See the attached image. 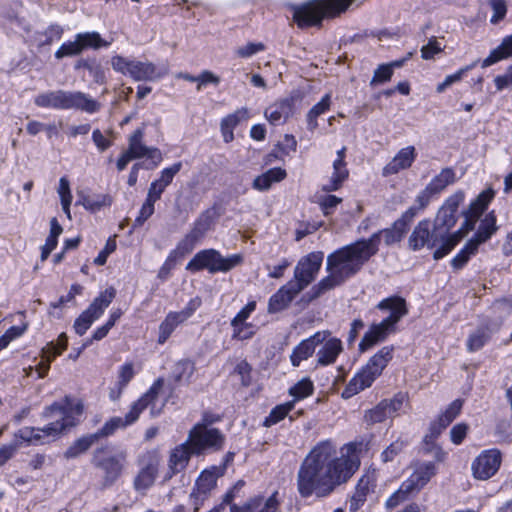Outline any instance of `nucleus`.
Instances as JSON below:
<instances>
[{
    "instance_id": "f257e3e1",
    "label": "nucleus",
    "mask_w": 512,
    "mask_h": 512,
    "mask_svg": "<svg viewBox=\"0 0 512 512\" xmlns=\"http://www.w3.org/2000/svg\"><path fill=\"white\" fill-rule=\"evenodd\" d=\"M360 444L350 442L339 452L336 445L325 440L306 456L297 473V490L301 497L329 496L346 483L360 467Z\"/></svg>"
},
{
    "instance_id": "f03ea898",
    "label": "nucleus",
    "mask_w": 512,
    "mask_h": 512,
    "mask_svg": "<svg viewBox=\"0 0 512 512\" xmlns=\"http://www.w3.org/2000/svg\"><path fill=\"white\" fill-rule=\"evenodd\" d=\"M378 251V234L344 246L327 257V276L321 279L312 290L315 296L331 290L356 274L361 267Z\"/></svg>"
},
{
    "instance_id": "7ed1b4c3",
    "label": "nucleus",
    "mask_w": 512,
    "mask_h": 512,
    "mask_svg": "<svg viewBox=\"0 0 512 512\" xmlns=\"http://www.w3.org/2000/svg\"><path fill=\"white\" fill-rule=\"evenodd\" d=\"M83 412V405L69 396L47 407L43 416L52 420L43 428L23 427L16 437L27 445H43L57 439L62 432L76 424V417Z\"/></svg>"
},
{
    "instance_id": "20e7f679",
    "label": "nucleus",
    "mask_w": 512,
    "mask_h": 512,
    "mask_svg": "<svg viewBox=\"0 0 512 512\" xmlns=\"http://www.w3.org/2000/svg\"><path fill=\"white\" fill-rule=\"evenodd\" d=\"M376 307L380 311L389 312V315L381 322L370 326L359 343L361 352L384 341L391 333L395 332L397 323L408 314L406 300L397 295L382 299Z\"/></svg>"
},
{
    "instance_id": "39448f33",
    "label": "nucleus",
    "mask_w": 512,
    "mask_h": 512,
    "mask_svg": "<svg viewBox=\"0 0 512 512\" xmlns=\"http://www.w3.org/2000/svg\"><path fill=\"white\" fill-rule=\"evenodd\" d=\"M460 241V232L454 231L448 239H445L434 227L431 229L429 219H424L414 227L408 239V245L413 251H419L425 247L434 249L433 258L439 260L448 255Z\"/></svg>"
},
{
    "instance_id": "423d86ee",
    "label": "nucleus",
    "mask_w": 512,
    "mask_h": 512,
    "mask_svg": "<svg viewBox=\"0 0 512 512\" xmlns=\"http://www.w3.org/2000/svg\"><path fill=\"white\" fill-rule=\"evenodd\" d=\"M36 106L55 110H80L93 114L101 105L88 94L81 91L54 90L38 94L34 98Z\"/></svg>"
},
{
    "instance_id": "0eeeda50",
    "label": "nucleus",
    "mask_w": 512,
    "mask_h": 512,
    "mask_svg": "<svg viewBox=\"0 0 512 512\" xmlns=\"http://www.w3.org/2000/svg\"><path fill=\"white\" fill-rule=\"evenodd\" d=\"M393 346H384L377 351L348 382L342 392L344 398H350L369 388L382 374L393 358Z\"/></svg>"
},
{
    "instance_id": "6e6552de",
    "label": "nucleus",
    "mask_w": 512,
    "mask_h": 512,
    "mask_svg": "<svg viewBox=\"0 0 512 512\" xmlns=\"http://www.w3.org/2000/svg\"><path fill=\"white\" fill-rule=\"evenodd\" d=\"M353 0H312L294 7L293 19L298 27L320 24L324 17H334L344 12Z\"/></svg>"
},
{
    "instance_id": "1a4fd4ad",
    "label": "nucleus",
    "mask_w": 512,
    "mask_h": 512,
    "mask_svg": "<svg viewBox=\"0 0 512 512\" xmlns=\"http://www.w3.org/2000/svg\"><path fill=\"white\" fill-rule=\"evenodd\" d=\"M243 262L241 254L224 257L218 250L204 249L197 252L187 263L186 270L192 273L207 270L211 274L226 273Z\"/></svg>"
},
{
    "instance_id": "9d476101",
    "label": "nucleus",
    "mask_w": 512,
    "mask_h": 512,
    "mask_svg": "<svg viewBox=\"0 0 512 512\" xmlns=\"http://www.w3.org/2000/svg\"><path fill=\"white\" fill-rule=\"evenodd\" d=\"M111 66L114 71L137 82L157 81L167 74V69L159 68L150 61H140L121 55H115L111 58Z\"/></svg>"
},
{
    "instance_id": "9b49d317",
    "label": "nucleus",
    "mask_w": 512,
    "mask_h": 512,
    "mask_svg": "<svg viewBox=\"0 0 512 512\" xmlns=\"http://www.w3.org/2000/svg\"><path fill=\"white\" fill-rule=\"evenodd\" d=\"M436 465L434 462L418 463L413 473L400 485L387 500L386 507L395 508L405 501L408 496L422 489L430 479L436 474Z\"/></svg>"
},
{
    "instance_id": "f8f14e48",
    "label": "nucleus",
    "mask_w": 512,
    "mask_h": 512,
    "mask_svg": "<svg viewBox=\"0 0 512 512\" xmlns=\"http://www.w3.org/2000/svg\"><path fill=\"white\" fill-rule=\"evenodd\" d=\"M162 386L163 379L158 378L149 390L132 404L125 417H112L106 421L100 431L96 433L98 434V438L100 436L112 435L117 429L125 428L133 424L139 418L142 411L157 397Z\"/></svg>"
},
{
    "instance_id": "ddd939ff",
    "label": "nucleus",
    "mask_w": 512,
    "mask_h": 512,
    "mask_svg": "<svg viewBox=\"0 0 512 512\" xmlns=\"http://www.w3.org/2000/svg\"><path fill=\"white\" fill-rule=\"evenodd\" d=\"M225 435L217 428L195 424L189 431L188 442L192 446L194 455H201L206 451L216 452L225 444Z\"/></svg>"
},
{
    "instance_id": "4468645a",
    "label": "nucleus",
    "mask_w": 512,
    "mask_h": 512,
    "mask_svg": "<svg viewBox=\"0 0 512 512\" xmlns=\"http://www.w3.org/2000/svg\"><path fill=\"white\" fill-rule=\"evenodd\" d=\"M225 474V466H210L204 469L195 481L194 487L189 495L190 505L193 512H198L204 502L210 497L211 492L217 485L218 478Z\"/></svg>"
},
{
    "instance_id": "2eb2a0df",
    "label": "nucleus",
    "mask_w": 512,
    "mask_h": 512,
    "mask_svg": "<svg viewBox=\"0 0 512 512\" xmlns=\"http://www.w3.org/2000/svg\"><path fill=\"white\" fill-rule=\"evenodd\" d=\"M116 296V290L109 287L100 292L91 304L76 318L73 328L79 336L84 335L92 324L98 320L106 308L111 304Z\"/></svg>"
},
{
    "instance_id": "dca6fc26",
    "label": "nucleus",
    "mask_w": 512,
    "mask_h": 512,
    "mask_svg": "<svg viewBox=\"0 0 512 512\" xmlns=\"http://www.w3.org/2000/svg\"><path fill=\"white\" fill-rule=\"evenodd\" d=\"M127 455L124 451L112 454L108 447H102L94 452L92 462L103 473L104 486H111L122 474L126 465Z\"/></svg>"
},
{
    "instance_id": "f3484780",
    "label": "nucleus",
    "mask_w": 512,
    "mask_h": 512,
    "mask_svg": "<svg viewBox=\"0 0 512 512\" xmlns=\"http://www.w3.org/2000/svg\"><path fill=\"white\" fill-rule=\"evenodd\" d=\"M465 199V193L458 190L445 199L441 207L438 209L434 219L433 227L445 239H448L452 233L450 230L458 221V208Z\"/></svg>"
},
{
    "instance_id": "a211bd4d",
    "label": "nucleus",
    "mask_w": 512,
    "mask_h": 512,
    "mask_svg": "<svg viewBox=\"0 0 512 512\" xmlns=\"http://www.w3.org/2000/svg\"><path fill=\"white\" fill-rule=\"evenodd\" d=\"M323 259L324 254L320 251L311 252L302 257L298 261L294 269V277L290 281L303 291L317 277Z\"/></svg>"
},
{
    "instance_id": "6ab92c4d",
    "label": "nucleus",
    "mask_w": 512,
    "mask_h": 512,
    "mask_svg": "<svg viewBox=\"0 0 512 512\" xmlns=\"http://www.w3.org/2000/svg\"><path fill=\"white\" fill-rule=\"evenodd\" d=\"M201 304V299L195 297L192 298L181 311L169 312L159 325L157 342L161 345L164 344L180 324L192 317Z\"/></svg>"
},
{
    "instance_id": "aec40b11",
    "label": "nucleus",
    "mask_w": 512,
    "mask_h": 512,
    "mask_svg": "<svg viewBox=\"0 0 512 512\" xmlns=\"http://www.w3.org/2000/svg\"><path fill=\"white\" fill-rule=\"evenodd\" d=\"M143 129H136L128 139L127 152L133 159L146 158V169H154L162 162V153L156 147L146 146L143 142Z\"/></svg>"
},
{
    "instance_id": "412c9836",
    "label": "nucleus",
    "mask_w": 512,
    "mask_h": 512,
    "mask_svg": "<svg viewBox=\"0 0 512 512\" xmlns=\"http://www.w3.org/2000/svg\"><path fill=\"white\" fill-rule=\"evenodd\" d=\"M494 198V191L492 189H486L482 191L476 199L471 201L468 208L463 212L464 222L458 230L460 232L461 240L470 232L473 231L479 217L488 207L489 203Z\"/></svg>"
},
{
    "instance_id": "4be33fe9",
    "label": "nucleus",
    "mask_w": 512,
    "mask_h": 512,
    "mask_svg": "<svg viewBox=\"0 0 512 512\" xmlns=\"http://www.w3.org/2000/svg\"><path fill=\"white\" fill-rule=\"evenodd\" d=\"M502 457L498 449L482 451L472 462L471 470L474 478L487 480L499 470Z\"/></svg>"
},
{
    "instance_id": "5701e85b",
    "label": "nucleus",
    "mask_w": 512,
    "mask_h": 512,
    "mask_svg": "<svg viewBox=\"0 0 512 512\" xmlns=\"http://www.w3.org/2000/svg\"><path fill=\"white\" fill-rule=\"evenodd\" d=\"M295 101L293 96L275 101L265 109V118L274 126L285 124L295 113Z\"/></svg>"
},
{
    "instance_id": "b1692460",
    "label": "nucleus",
    "mask_w": 512,
    "mask_h": 512,
    "mask_svg": "<svg viewBox=\"0 0 512 512\" xmlns=\"http://www.w3.org/2000/svg\"><path fill=\"white\" fill-rule=\"evenodd\" d=\"M376 473L375 471H368L358 480L354 493L348 501V508L350 512H358L367 500V496L372 492L376 486Z\"/></svg>"
},
{
    "instance_id": "393cba45",
    "label": "nucleus",
    "mask_w": 512,
    "mask_h": 512,
    "mask_svg": "<svg viewBox=\"0 0 512 512\" xmlns=\"http://www.w3.org/2000/svg\"><path fill=\"white\" fill-rule=\"evenodd\" d=\"M327 336H330L329 331H318L312 336L302 340L294 349L290 355L291 364L294 367H298L302 361L307 360L313 355L316 347L322 343Z\"/></svg>"
},
{
    "instance_id": "a878e982",
    "label": "nucleus",
    "mask_w": 512,
    "mask_h": 512,
    "mask_svg": "<svg viewBox=\"0 0 512 512\" xmlns=\"http://www.w3.org/2000/svg\"><path fill=\"white\" fill-rule=\"evenodd\" d=\"M417 157V152L414 146H406L401 148L395 156L389 161L382 169L384 177L394 175L400 171L409 169Z\"/></svg>"
},
{
    "instance_id": "bb28decb",
    "label": "nucleus",
    "mask_w": 512,
    "mask_h": 512,
    "mask_svg": "<svg viewBox=\"0 0 512 512\" xmlns=\"http://www.w3.org/2000/svg\"><path fill=\"white\" fill-rule=\"evenodd\" d=\"M192 454L194 453L188 440L172 449L168 461V473L165 479H170L175 474L183 471L187 467Z\"/></svg>"
},
{
    "instance_id": "cd10ccee",
    "label": "nucleus",
    "mask_w": 512,
    "mask_h": 512,
    "mask_svg": "<svg viewBox=\"0 0 512 512\" xmlns=\"http://www.w3.org/2000/svg\"><path fill=\"white\" fill-rule=\"evenodd\" d=\"M300 292L296 284L288 281L269 298L268 312L274 314L284 310Z\"/></svg>"
},
{
    "instance_id": "c85d7f7f",
    "label": "nucleus",
    "mask_w": 512,
    "mask_h": 512,
    "mask_svg": "<svg viewBox=\"0 0 512 512\" xmlns=\"http://www.w3.org/2000/svg\"><path fill=\"white\" fill-rule=\"evenodd\" d=\"M144 460L146 462L134 480V487L138 491L146 490L153 485L159 468V459L156 454L148 453Z\"/></svg>"
},
{
    "instance_id": "c756f323",
    "label": "nucleus",
    "mask_w": 512,
    "mask_h": 512,
    "mask_svg": "<svg viewBox=\"0 0 512 512\" xmlns=\"http://www.w3.org/2000/svg\"><path fill=\"white\" fill-rule=\"evenodd\" d=\"M463 402L460 399L454 400L449 406L445 409L443 413H441L438 418L433 421L430 425V434L425 437L427 441L428 438L435 439L437 438L441 432L448 427L452 421L460 414L462 409Z\"/></svg>"
},
{
    "instance_id": "7c9ffc66",
    "label": "nucleus",
    "mask_w": 512,
    "mask_h": 512,
    "mask_svg": "<svg viewBox=\"0 0 512 512\" xmlns=\"http://www.w3.org/2000/svg\"><path fill=\"white\" fill-rule=\"evenodd\" d=\"M278 492L275 491L267 499L262 496H256L250 499L242 508L237 505H231V512H276L279 509L280 501Z\"/></svg>"
},
{
    "instance_id": "2f4dec72",
    "label": "nucleus",
    "mask_w": 512,
    "mask_h": 512,
    "mask_svg": "<svg viewBox=\"0 0 512 512\" xmlns=\"http://www.w3.org/2000/svg\"><path fill=\"white\" fill-rule=\"evenodd\" d=\"M322 346L317 351V365L318 366H328L334 364L343 351V345L339 338L329 337L321 343Z\"/></svg>"
},
{
    "instance_id": "473e14b6",
    "label": "nucleus",
    "mask_w": 512,
    "mask_h": 512,
    "mask_svg": "<svg viewBox=\"0 0 512 512\" xmlns=\"http://www.w3.org/2000/svg\"><path fill=\"white\" fill-rule=\"evenodd\" d=\"M249 118V111L247 108L237 109L235 112L222 118L220 123V130L225 143H230L234 139V129L243 120Z\"/></svg>"
},
{
    "instance_id": "72a5a7b5",
    "label": "nucleus",
    "mask_w": 512,
    "mask_h": 512,
    "mask_svg": "<svg viewBox=\"0 0 512 512\" xmlns=\"http://www.w3.org/2000/svg\"><path fill=\"white\" fill-rule=\"evenodd\" d=\"M496 221L497 219L494 211L487 213L480 221L479 227L471 240L479 246L487 242L498 230Z\"/></svg>"
},
{
    "instance_id": "f704fd0d",
    "label": "nucleus",
    "mask_w": 512,
    "mask_h": 512,
    "mask_svg": "<svg viewBox=\"0 0 512 512\" xmlns=\"http://www.w3.org/2000/svg\"><path fill=\"white\" fill-rule=\"evenodd\" d=\"M287 176L286 171L281 167H274L257 176L252 187L258 191H267L275 183H279Z\"/></svg>"
},
{
    "instance_id": "c9c22d12",
    "label": "nucleus",
    "mask_w": 512,
    "mask_h": 512,
    "mask_svg": "<svg viewBox=\"0 0 512 512\" xmlns=\"http://www.w3.org/2000/svg\"><path fill=\"white\" fill-rule=\"evenodd\" d=\"M456 181V173L450 167L443 168L430 182L426 188L435 196L443 192L449 185Z\"/></svg>"
},
{
    "instance_id": "e433bc0d",
    "label": "nucleus",
    "mask_w": 512,
    "mask_h": 512,
    "mask_svg": "<svg viewBox=\"0 0 512 512\" xmlns=\"http://www.w3.org/2000/svg\"><path fill=\"white\" fill-rule=\"evenodd\" d=\"M512 56V34L506 36L501 44L493 49L489 55L481 62L482 68H487L503 59Z\"/></svg>"
},
{
    "instance_id": "4c0bfd02",
    "label": "nucleus",
    "mask_w": 512,
    "mask_h": 512,
    "mask_svg": "<svg viewBox=\"0 0 512 512\" xmlns=\"http://www.w3.org/2000/svg\"><path fill=\"white\" fill-rule=\"evenodd\" d=\"M61 354V349H58L53 341L47 343V345L42 348V360L35 367L38 378H43L47 375L50 369V363Z\"/></svg>"
},
{
    "instance_id": "58836bf2",
    "label": "nucleus",
    "mask_w": 512,
    "mask_h": 512,
    "mask_svg": "<svg viewBox=\"0 0 512 512\" xmlns=\"http://www.w3.org/2000/svg\"><path fill=\"white\" fill-rule=\"evenodd\" d=\"M348 176L349 171L346 162L333 161V173L330 180L323 185V191L332 192L338 190Z\"/></svg>"
},
{
    "instance_id": "ea45409f",
    "label": "nucleus",
    "mask_w": 512,
    "mask_h": 512,
    "mask_svg": "<svg viewBox=\"0 0 512 512\" xmlns=\"http://www.w3.org/2000/svg\"><path fill=\"white\" fill-rule=\"evenodd\" d=\"M331 105V95L325 94L321 100L316 103L307 113V129L311 132L315 131L318 127L317 118L326 113Z\"/></svg>"
},
{
    "instance_id": "a19ab883",
    "label": "nucleus",
    "mask_w": 512,
    "mask_h": 512,
    "mask_svg": "<svg viewBox=\"0 0 512 512\" xmlns=\"http://www.w3.org/2000/svg\"><path fill=\"white\" fill-rule=\"evenodd\" d=\"M479 245L469 239L460 251L451 259V266L455 270L462 269L478 252Z\"/></svg>"
},
{
    "instance_id": "79ce46f5",
    "label": "nucleus",
    "mask_w": 512,
    "mask_h": 512,
    "mask_svg": "<svg viewBox=\"0 0 512 512\" xmlns=\"http://www.w3.org/2000/svg\"><path fill=\"white\" fill-rule=\"evenodd\" d=\"M408 228H406L402 221L396 220L392 227L376 232L378 234V244L380 243V237L383 236L386 245H393L402 240L406 234Z\"/></svg>"
},
{
    "instance_id": "37998d69",
    "label": "nucleus",
    "mask_w": 512,
    "mask_h": 512,
    "mask_svg": "<svg viewBox=\"0 0 512 512\" xmlns=\"http://www.w3.org/2000/svg\"><path fill=\"white\" fill-rule=\"evenodd\" d=\"M499 324L494 328L482 327L472 333L467 339V348L470 352L481 349L490 339L491 334L498 329Z\"/></svg>"
},
{
    "instance_id": "c03bdc74",
    "label": "nucleus",
    "mask_w": 512,
    "mask_h": 512,
    "mask_svg": "<svg viewBox=\"0 0 512 512\" xmlns=\"http://www.w3.org/2000/svg\"><path fill=\"white\" fill-rule=\"evenodd\" d=\"M295 407V401H288L275 406L264 419L263 426L271 427L282 421Z\"/></svg>"
},
{
    "instance_id": "a18cd8bd",
    "label": "nucleus",
    "mask_w": 512,
    "mask_h": 512,
    "mask_svg": "<svg viewBox=\"0 0 512 512\" xmlns=\"http://www.w3.org/2000/svg\"><path fill=\"white\" fill-rule=\"evenodd\" d=\"M134 375H135V371H134V365L132 362H125L123 365H121L119 367V371H118L119 380L117 383L118 391L115 392L114 390H112L110 392L111 399L116 400L120 396L122 390L133 379Z\"/></svg>"
},
{
    "instance_id": "49530a36",
    "label": "nucleus",
    "mask_w": 512,
    "mask_h": 512,
    "mask_svg": "<svg viewBox=\"0 0 512 512\" xmlns=\"http://www.w3.org/2000/svg\"><path fill=\"white\" fill-rule=\"evenodd\" d=\"M98 439V434H91L76 440L65 452L67 459L76 458L87 451Z\"/></svg>"
},
{
    "instance_id": "de8ad7c7",
    "label": "nucleus",
    "mask_w": 512,
    "mask_h": 512,
    "mask_svg": "<svg viewBox=\"0 0 512 512\" xmlns=\"http://www.w3.org/2000/svg\"><path fill=\"white\" fill-rule=\"evenodd\" d=\"M232 339L244 341L252 338L256 333V326L251 322L231 320Z\"/></svg>"
},
{
    "instance_id": "09e8293b",
    "label": "nucleus",
    "mask_w": 512,
    "mask_h": 512,
    "mask_svg": "<svg viewBox=\"0 0 512 512\" xmlns=\"http://www.w3.org/2000/svg\"><path fill=\"white\" fill-rule=\"evenodd\" d=\"M77 39H79L82 51L87 48L98 49L110 45V42L104 40L101 35L95 31L78 33Z\"/></svg>"
},
{
    "instance_id": "8fccbe9b",
    "label": "nucleus",
    "mask_w": 512,
    "mask_h": 512,
    "mask_svg": "<svg viewBox=\"0 0 512 512\" xmlns=\"http://www.w3.org/2000/svg\"><path fill=\"white\" fill-rule=\"evenodd\" d=\"M77 204L82 205L86 210L91 212L99 211L104 206L111 204V197L109 195H97L96 197L81 196Z\"/></svg>"
},
{
    "instance_id": "3c124183",
    "label": "nucleus",
    "mask_w": 512,
    "mask_h": 512,
    "mask_svg": "<svg viewBox=\"0 0 512 512\" xmlns=\"http://www.w3.org/2000/svg\"><path fill=\"white\" fill-rule=\"evenodd\" d=\"M314 390L313 382L309 378H303L289 389V394L294 398L295 403L312 395Z\"/></svg>"
},
{
    "instance_id": "603ef678",
    "label": "nucleus",
    "mask_w": 512,
    "mask_h": 512,
    "mask_svg": "<svg viewBox=\"0 0 512 512\" xmlns=\"http://www.w3.org/2000/svg\"><path fill=\"white\" fill-rule=\"evenodd\" d=\"M478 60L472 62L471 64L460 68L458 71H456L453 74L447 75L443 82L439 83L436 87V91L438 93L444 92L449 86L453 85L454 83H457L462 80V78L466 75L467 72L472 70L476 67L478 64Z\"/></svg>"
},
{
    "instance_id": "864d4df0",
    "label": "nucleus",
    "mask_w": 512,
    "mask_h": 512,
    "mask_svg": "<svg viewBox=\"0 0 512 512\" xmlns=\"http://www.w3.org/2000/svg\"><path fill=\"white\" fill-rule=\"evenodd\" d=\"M18 316L20 317L19 324L11 326L2 334V349L6 348L15 339L21 337L28 328V324L22 319L23 314L20 313Z\"/></svg>"
},
{
    "instance_id": "5fc2aeb1",
    "label": "nucleus",
    "mask_w": 512,
    "mask_h": 512,
    "mask_svg": "<svg viewBox=\"0 0 512 512\" xmlns=\"http://www.w3.org/2000/svg\"><path fill=\"white\" fill-rule=\"evenodd\" d=\"M390 417L396 416L408 404L406 393L398 392L391 399L382 400Z\"/></svg>"
},
{
    "instance_id": "6e6d98bb",
    "label": "nucleus",
    "mask_w": 512,
    "mask_h": 512,
    "mask_svg": "<svg viewBox=\"0 0 512 512\" xmlns=\"http://www.w3.org/2000/svg\"><path fill=\"white\" fill-rule=\"evenodd\" d=\"M390 415L383 403L379 402L374 408L365 413V421L368 424H376L385 421Z\"/></svg>"
},
{
    "instance_id": "4d7b16f0",
    "label": "nucleus",
    "mask_w": 512,
    "mask_h": 512,
    "mask_svg": "<svg viewBox=\"0 0 512 512\" xmlns=\"http://www.w3.org/2000/svg\"><path fill=\"white\" fill-rule=\"evenodd\" d=\"M82 52V48L79 42V39H77V35L75 36L74 41H67L64 42L58 50L55 52V57L57 59H61L63 57L67 56H75Z\"/></svg>"
},
{
    "instance_id": "13d9d810",
    "label": "nucleus",
    "mask_w": 512,
    "mask_h": 512,
    "mask_svg": "<svg viewBox=\"0 0 512 512\" xmlns=\"http://www.w3.org/2000/svg\"><path fill=\"white\" fill-rule=\"evenodd\" d=\"M265 45L262 42H248L235 50V55L239 58L248 59L263 52Z\"/></svg>"
},
{
    "instance_id": "bf43d9fd",
    "label": "nucleus",
    "mask_w": 512,
    "mask_h": 512,
    "mask_svg": "<svg viewBox=\"0 0 512 512\" xmlns=\"http://www.w3.org/2000/svg\"><path fill=\"white\" fill-rule=\"evenodd\" d=\"M406 445V441L398 438L381 453V461L384 463L393 461L396 456L403 451Z\"/></svg>"
},
{
    "instance_id": "052dcab7",
    "label": "nucleus",
    "mask_w": 512,
    "mask_h": 512,
    "mask_svg": "<svg viewBox=\"0 0 512 512\" xmlns=\"http://www.w3.org/2000/svg\"><path fill=\"white\" fill-rule=\"evenodd\" d=\"M79 67L86 68L88 70L90 76L93 77V79L96 83H98V84L105 83L106 76H105V72H104L103 68L101 67V65H99L97 63H90L86 60H81L77 65V68H79Z\"/></svg>"
},
{
    "instance_id": "680f3d73",
    "label": "nucleus",
    "mask_w": 512,
    "mask_h": 512,
    "mask_svg": "<svg viewBox=\"0 0 512 512\" xmlns=\"http://www.w3.org/2000/svg\"><path fill=\"white\" fill-rule=\"evenodd\" d=\"M393 75V65L382 64L374 71L370 84H382L388 82Z\"/></svg>"
},
{
    "instance_id": "e2e57ef3",
    "label": "nucleus",
    "mask_w": 512,
    "mask_h": 512,
    "mask_svg": "<svg viewBox=\"0 0 512 512\" xmlns=\"http://www.w3.org/2000/svg\"><path fill=\"white\" fill-rule=\"evenodd\" d=\"M195 246L196 244L187 235H185L184 238L177 244L176 248L173 249L169 254L178 260L184 257L186 254L192 252Z\"/></svg>"
},
{
    "instance_id": "0e129e2a",
    "label": "nucleus",
    "mask_w": 512,
    "mask_h": 512,
    "mask_svg": "<svg viewBox=\"0 0 512 512\" xmlns=\"http://www.w3.org/2000/svg\"><path fill=\"white\" fill-rule=\"evenodd\" d=\"M443 51L442 45L435 37L429 39L428 43L421 48V57L424 60L434 59L435 55Z\"/></svg>"
},
{
    "instance_id": "69168bd1",
    "label": "nucleus",
    "mask_w": 512,
    "mask_h": 512,
    "mask_svg": "<svg viewBox=\"0 0 512 512\" xmlns=\"http://www.w3.org/2000/svg\"><path fill=\"white\" fill-rule=\"evenodd\" d=\"M155 203V201H152L151 199L146 197L144 203L142 204L139 210V214L135 219L136 225H143L145 221H147L153 215L155 211Z\"/></svg>"
},
{
    "instance_id": "338daca9",
    "label": "nucleus",
    "mask_w": 512,
    "mask_h": 512,
    "mask_svg": "<svg viewBox=\"0 0 512 512\" xmlns=\"http://www.w3.org/2000/svg\"><path fill=\"white\" fill-rule=\"evenodd\" d=\"M342 202V199L335 195H323L318 198V204L324 215H329Z\"/></svg>"
},
{
    "instance_id": "774afa93",
    "label": "nucleus",
    "mask_w": 512,
    "mask_h": 512,
    "mask_svg": "<svg viewBox=\"0 0 512 512\" xmlns=\"http://www.w3.org/2000/svg\"><path fill=\"white\" fill-rule=\"evenodd\" d=\"M489 4L493 10V15L491 16L490 22L492 24H497L501 21L507 13V5L505 0H490Z\"/></svg>"
}]
</instances>
